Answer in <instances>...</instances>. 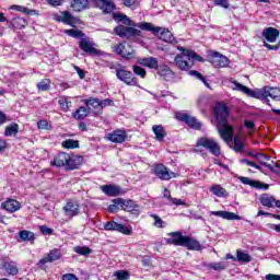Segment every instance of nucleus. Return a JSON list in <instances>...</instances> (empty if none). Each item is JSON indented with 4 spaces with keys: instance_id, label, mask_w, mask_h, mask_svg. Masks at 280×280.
I'll return each mask as SVG.
<instances>
[{
    "instance_id": "e433bc0d",
    "label": "nucleus",
    "mask_w": 280,
    "mask_h": 280,
    "mask_svg": "<svg viewBox=\"0 0 280 280\" xmlns=\"http://www.w3.org/2000/svg\"><path fill=\"white\" fill-rule=\"evenodd\" d=\"M58 104L63 113H69V108L72 106L71 100H69L67 96L59 97Z\"/></svg>"
},
{
    "instance_id": "bf43d9fd",
    "label": "nucleus",
    "mask_w": 280,
    "mask_h": 280,
    "mask_svg": "<svg viewBox=\"0 0 280 280\" xmlns=\"http://www.w3.org/2000/svg\"><path fill=\"white\" fill-rule=\"evenodd\" d=\"M209 268H211V270H225L226 267H224V265L222 262H212L209 265Z\"/></svg>"
},
{
    "instance_id": "0e129e2a",
    "label": "nucleus",
    "mask_w": 280,
    "mask_h": 280,
    "mask_svg": "<svg viewBox=\"0 0 280 280\" xmlns=\"http://www.w3.org/2000/svg\"><path fill=\"white\" fill-rule=\"evenodd\" d=\"M106 106H113V100H100V108H106Z\"/></svg>"
},
{
    "instance_id": "9b49d317",
    "label": "nucleus",
    "mask_w": 280,
    "mask_h": 280,
    "mask_svg": "<svg viewBox=\"0 0 280 280\" xmlns=\"http://www.w3.org/2000/svg\"><path fill=\"white\" fill-rule=\"evenodd\" d=\"M114 54L122 57L125 60L135 58V48L130 44L118 43L114 46Z\"/></svg>"
},
{
    "instance_id": "2f4dec72",
    "label": "nucleus",
    "mask_w": 280,
    "mask_h": 280,
    "mask_svg": "<svg viewBox=\"0 0 280 280\" xmlns=\"http://www.w3.org/2000/svg\"><path fill=\"white\" fill-rule=\"evenodd\" d=\"M11 26L13 30H24V27H27V20L25 18H13L11 21Z\"/></svg>"
},
{
    "instance_id": "c03bdc74",
    "label": "nucleus",
    "mask_w": 280,
    "mask_h": 280,
    "mask_svg": "<svg viewBox=\"0 0 280 280\" xmlns=\"http://www.w3.org/2000/svg\"><path fill=\"white\" fill-rule=\"evenodd\" d=\"M36 86L39 92L49 91V89H51V80L43 79L40 82L36 84Z\"/></svg>"
},
{
    "instance_id": "f8f14e48",
    "label": "nucleus",
    "mask_w": 280,
    "mask_h": 280,
    "mask_svg": "<svg viewBox=\"0 0 280 280\" xmlns=\"http://www.w3.org/2000/svg\"><path fill=\"white\" fill-rule=\"evenodd\" d=\"M62 211L67 218H78L80 215V202L75 199H68Z\"/></svg>"
},
{
    "instance_id": "a18cd8bd",
    "label": "nucleus",
    "mask_w": 280,
    "mask_h": 280,
    "mask_svg": "<svg viewBox=\"0 0 280 280\" xmlns=\"http://www.w3.org/2000/svg\"><path fill=\"white\" fill-rule=\"evenodd\" d=\"M257 161L262 165L264 167H268V170H275L272 164H268L267 161H270V155L260 153V156L257 159Z\"/></svg>"
},
{
    "instance_id": "338daca9",
    "label": "nucleus",
    "mask_w": 280,
    "mask_h": 280,
    "mask_svg": "<svg viewBox=\"0 0 280 280\" xmlns=\"http://www.w3.org/2000/svg\"><path fill=\"white\" fill-rule=\"evenodd\" d=\"M62 280H78V276L74 273H65L62 276Z\"/></svg>"
},
{
    "instance_id": "f3484780",
    "label": "nucleus",
    "mask_w": 280,
    "mask_h": 280,
    "mask_svg": "<svg viewBox=\"0 0 280 280\" xmlns=\"http://www.w3.org/2000/svg\"><path fill=\"white\" fill-rule=\"evenodd\" d=\"M238 180L243 185H249V187H254V189H262V191H268V189H270V185L261 183L259 180L250 179L245 176H240Z\"/></svg>"
},
{
    "instance_id": "f03ea898",
    "label": "nucleus",
    "mask_w": 280,
    "mask_h": 280,
    "mask_svg": "<svg viewBox=\"0 0 280 280\" xmlns=\"http://www.w3.org/2000/svg\"><path fill=\"white\" fill-rule=\"evenodd\" d=\"M213 115L217 121L219 135L228 143L233 141V135H235V129L233 128V126L229 125V116L231 115V110L229 109L226 103H217L213 108Z\"/></svg>"
},
{
    "instance_id": "39448f33",
    "label": "nucleus",
    "mask_w": 280,
    "mask_h": 280,
    "mask_svg": "<svg viewBox=\"0 0 280 280\" xmlns=\"http://www.w3.org/2000/svg\"><path fill=\"white\" fill-rule=\"evenodd\" d=\"M137 27L143 32H152L154 36H159L160 40H163L164 43H174V40H176L174 34H172L170 30L161 26H154V24L150 22H140L137 24Z\"/></svg>"
},
{
    "instance_id": "a211bd4d",
    "label": "nucleus",
    "mask_w": 280,
    "mask_h": 280,
    "mask_svg": "<svg viewBox=\"0 0 280 280\" xmlns=\"http://www.w3.org/2000/svg\"><path fill=\"white\" fill-rule=\"evenodd\" d=\"M79 49H81V51H84V54H89L90 56H102V51L93 47V44H91L86 38H82L79 42Z\"/></svg>"
},
{
    "instance_id": "a878e982",
    "label": "nucleus",
    "mask_w": 280,
    "mask_h": 280,
    "mask_svg": "<svg viewBox=\"0 0 280 280\" xmlns=\"http://www.w3.org/2000/svg\"><path fill=\"white\" fill-rule=\"evenodd\" d=\"M91 115V107L80 106L75 112L72 113L73 119L82 121Z\"/></svg>"
},
{
    "instance_id": "ea45409f",
    "label": "nucleus",
    "mask_w": 280,
    "mask_h": 280,
    "mask_svg": "<svg viewBox=\"0 0 280 280\" xmlns=\"http://www.w3.org/2000/svg\"><path fill=\"white\" fill-rule=\"evenodd\" d=\"M11 10H15V12H22V14H27L28 16H33L36 14V10L28 9L27 7L13 4L11 5Z\"/></svg>"
},
{
    "instance_id": "c9c22d12",
    "label": "nucleus",
    "mask_w": 280,
    "mask_h": 280,
    "mask_svg": "<svg viewBox=\"0 0 280 280\" xmlns=\"http://www.w3.org/2000/svg\"><path fill=\"white\" fill-rule=\"evenodd\" d=\"M19 135V124L12 122L4 129V137H16Z\"/></svg>"
},
{
    "instance_id": "0eeeda50",
    "label": "nucleus",
    "mask_w": 280,
    "mask_h": 280,
    "mask_svg": "<svg viewBox=\"0 0 280 280\" xmlns=\"http://www.w3.org/2000/svg\"><path fill=\"white\" fill-rule=\"evenodd\" d=\"M196 148H205V150H208V152H210V154H212L213 156H222V149L220 148L218 141H215V139L213 138H198L196 142Z\"/></svg>"
},
{
    "instance_id": "5fc2aeb1",
    "label": "nucleus",
    "mask_w": 280,
    "mask_h": 280,
    "mask_svg": "<svg viewBox=\"0 0 280 280\" xmlns=\"http://www.w3.org/2000/svg\"><path fill=\"white\" fill-rule=\"evenodd\" d=\"M37 128L38 130H52L54 127L47 121V119H40L37 121Z\"/></svg>"
},
{
    "instance_id": "37998d69",
    "label": "nucleus",
    "mask_w": 280,
    "mask_h": 280,
    "mask_svg": "<svg viewBox=\"0 0 280 280\" xmlns=\"http://www.w3.org/2000/svg\"><path fill=\"white\" fill-rule=\"evenodd\" d=\"M268 97H271V100H275L276 102H280V89L267 86V100Z\"/></svg>"
},
{
    "instance_id": "2eb2a0df",
    "label": "nucleus",
    "mask_w": 280,
    "mask_h": 280,
    "mask_svg": "<svg viewBox=\"0 0 280 280\" xmlns=\"http://www.w3.org/2000/svg\"><path fill=\"white\" fill-rule=\"evenodd\" d=\"M82 165H84V156L69 154V160L66 164V171L73 172V170H80V167H82Z\"/></svg>"
},
{
    "instance_id": "cd10ccee",
    "label": "nucleus",
    "mask_w": 280,
    "mask_h": 280,
    "mask_svg": "<svg viewBox=\"0 0 280 280\" xmlns=\"http://www.w3.org/2000/svg\"><path fill=\"white\" fill-rule=\"evenodd\" d=\"M210 215H217V218H222L223 220H242V217L229 211H210Z\"/></svg>"
},
{
    "instance_id": "4be33fe9",
    "label": "nucleus",
    "mask_w": 280,
    "mask_h": 280,
    "mask_svg": "<svg viewBox=\"0 0 280 280\" xmlns=\"http://www.w3.org/2000/svg\"><path fill=\"white\" fill-rule=\"evenodd\" d=\"M107 139L112 143H124L128 139V133L126 130L116 129L107 135Z\"/></svg>"
},
{
    "instance_id": "72a5a7b5",
    "label": "nucleus",
    "mask_w": 280,
    "mask_h": 280,
    "mask_svg": "<svg viewBox=\"0 0 280 280\" xmlns=\"http://www.w3.org/2000/svg\"><path fill=\"white\" fill-rule=\"evenodd\" d=\"M259 201L262 207H268L269 209L272 208L273 202L277 205V199H275V197H270L268 194H262L259 197Z\"/></svg>"
},
{
    "instance_id": "f257e3e1",
    "label": "nucleus",
    "mask_w": 280,
    "mask_h": 280,
    "mask_svg": "<svg viewBox=\"0 0 280 280\" xmlns=\"http://www.w3.org/2000/svg\"><path fill=\"white\" fill-rule=\"evenodd\" d=\"M94 8L102 10L103 14H112L114 21L117 23H124L115 26L114 34L119 36V38H124L126 40H130V38H137L143 36L141 30L135 28L138 24H135L128 15L119 12H113L117 10V5L114 4L110 0H92Z\"/></svg>"
},
{
    "instance_id": "20e7f679",
    "label": "nucleus",
    "mask_w": 280,
    "mask_h": 280,
    "mask_svg": "<svg viewBox=\"0 0 280 280\" xmlns=\"http://www.w3.org/2000/svg\"><path fill=\"white\" fill-rule=\"evenodd\" d=\"M177 49L178 51H182V54H178L174 58V63L176 65L177 69H179V71H189V69H192L194 62L189 63L191 60H197V62H205V58H202V56L198 55L194 50H189L183 46H178ZM183 56H187L189 61L183 59Z\"/></svg>"
},
{
    "instance_id": "393cba45",
    "label": "nucleus",
    "mask_w": 280,
    "mask_h": 280,
    "mask_svg": "<svg viewBox=\"0 0 280 280\" xmlns=\"http://www.w3.org/2000/svg\"><path fill=\"white\" fill-rule=\"evenodd\" d=\"M1 207L5 211H9V213H14L21 209V202H19L16 199H8L1 203Z\"/></svg>"
},
{
    "instance_id": "bb28decb",
    "label": "nucleus",
    "mask_w": 280,
    "mask_h": 280,
    "mask_svg": "<svg viewBox=\"0 0 280 280\" xmlns=\"http://www.w3.org/2000/svg\"><path fill=\"white\" fill-rule=\"evenodd\" d=\"M70 8L73 12H84L89 10V0H70Z\"/></svg>"
},
{
    "instance_id": "6ab92c4d",
    "label": "nucleus",
    "mask_w": 280,
    "mask_h": 280,
    "mask_svg": "<svg viewBox=\"0 0 280 280\" xmlns=\"http://www.w3.org/2000/svg\"><path fill=\"white\" fill-rule=\"evenodd\" d=\"M62 257V254L60 253V249L55 248L51 249L46 257L39 259V261L37 262V266H39V268H42V266H45V264H54V261H58V259H60Z\"/></svg>"
},
{
    "instance_id": "13d9d810",
    "label": "nucleus",
    "mask_w": 280,
    "mask_h": 280,
    "mask_svg": "<svg viewBox=\"0 0 280 280\" xmlns=\"http://www.w3.org/2000/svg\"><path fill=\"white\" fill-rule=\"evenodd\" d=\"M213 3L215 5H219L220 8H224L225 10H229L230 5L229 0H213Z\"/></svg>"
},
{
    "instance_id": "ddd939ff",
    "label": "nucleus",
    "mask_w": 280,
    "mask_h": 280,
    "mask_svg": "<svg viewBox=\"0 0 280 280\" xmlns=\"http://www.w3.org/2000/svg\"><path fill=\"white\" fill-rule=\"evenodd\" d=\"M153 174H155L160 180H172V178H176V176H178V174L170 172V168L164 164H155L153 167Z\"/></svg>"
},
{
    "instance_id": "e2e57ef3",
    "label": "nucleus",
    "mask_w": 280,
    "mask_h": 280,
    "mask_svg": "<svg viewBox=\"0 0 280 280\" xmlns=\"http://www.w3.org/2000/svg\"><path fill=\"white\" fill-rule=\"evenodd\" d=\"M264 47L269 49V51H277L280 48V42L277 45H270V44L264 42Z\"/></svg>"
},
{
    "instance_id": "a19ab883",
    "label": "nucleus",
    "mask_w": 280,
    "mask_h": 280,
    "mask_svg": "<svg viewBox=\"0 0 280 280\" xmlns=\"http://www.w3.org/2000/svg\"><path fill=\"white\" fill-rule=\"evenodd\" d=\"M188 75H192V78L200 80V82H202L205 86H207V89L211 88V85L207 81V78H205V75H202V73H200L198 70H189Z\"/></svg>"
},
{
    "instance_id": "79ce46f5",
    "label": "nucleus",
    "mask_w": 280,
    "mask_h": 280,
    "mask_svg": "<svg viewBox=\"0 0 280 280\" xmlns=\"http://www.w3.org/2000/svg\"><path fill=\"white\" fill-rule=\"evenodd\" d=\"M2 268L7 273L12 275L13 277L19 275V268L16 265H14V262H3Z\"/></svg>"
},
{
    "instance_id": "6e6d98bb",
    "label": "nucleus",
    "mask_w": 280,
    "mask_h": 280,
    "mask_svg": "<svg viewBox=\"0 0 280 280\" xmlns=\"http://www.w3.org/2000/svg\"><path fill=\"white\" fill-rule=\"evenodd\" d=\"M132 69H133V73H135L136 75H139V77L142 78V79H144L145 75H148V71H145V69L142 68L141 66L135 65V66L132 67Z\"/></svg>"
},
{
    "instance_id": "09e8293b",
    "label": "nucleus",
    "mask_w": 280,
    "mask_h": 280,
    "mask_svg": "<svg viewBox=\"0 0 280 280\" xmlns=\"http://www.w3.org/2000/svg\"><path fill=\"white\" fill-rule=\"evenodd\" d=\"M65 34H67L68 36H71V38H84V32L80 31V30H66Z\"/></svg>"
},
{
    "instance_id": "6e6552de",
    "label": "nucleus",
    "mask_w": 280,
    "mask_h": 280,
    "mask_svg": "<svg viewBox=\"0 0 280 280\" xmlns=\"http://www.w3.org/2000/svg\"><path fill=\"white\" fill-rule=\"evenodd\" d=\"M175 119H177V121H183L187 125L188 128H191L192 130H202V122L198 121L196 117L189 116L187 113L176 112Z\"/></svg>"
},
{
    "instance_id": "4d7b16f0",
    "label": "nucleus",
    "mask_w": 280,
    "mask_h": 280,
    "mask_svg": "<svg viewBox=\"0 0 280 280\" xmlns=\"http://www.w3.org/2000/svg\"><path fill=\"white\" fill-rule=\"evenodd\" d=\"M121 2L125 8H137L139 5L138 0H121Z\"/></svg>"
},
{
    "instance_id": "8fccbe9b",
    "label": "nucleus",
    "mask_w": 280,
    "mask_h": 280,
    "mask_svg": "<svg viewBox=\"0 0 280 280\" xmlns=\"http://www.w3.org/2000/svg\"><path fill=\"white\" fill-rule=\"evenodd\" d=\"M150 218L154 220L153 226H155L156 229H165L166 223L165 221H163V219H161V217H159L158 214H150Z\"/></svg>"
},
{
    "instance_id": "dca6fc26",
    "label": "nucleus",
    "mask_w": 280,
    "mask_h": 280,
    "mask_svg": "<svg viewBox=\"0 0 280 280\" xmlns=\"http://www.w3.org/2000/svg\"><path fill=\"white\" fill-rule=\"evenodd\" d=\"M155 71L158 75H160V78H163V80H165V82H172V80L176 78V72L166 65L158 66Z\"/></svg>"
},
{
    "instance_id": "412c9836",
    "label": "nucleus",
    "mask_w": 280,
    "mask_h": 280,
    "mask_svg": "<svg viewBox=\"0 0 280 280\" xmlns=\"http://www.w3.org/2000/svg\"><path fill=\"white\" fill-rule=\"evenodd\" d=\"M69 162V153L59 152L54 156L50 162L51 167H65L67 170V163Z\"/></svg>"
},
{
    "instance_id": "49530a36",
    "label": "nucleus",
    "mask_w": 280,
    "mask_h": 280,
    "mask_svg": "<svg viewBox=\"0 0 280 280\" xmlns=\"http://www.w3.org/2000/svg\"><path fill=\"white\" fill-rule=\"evenodd\" d=\"M84 104L85 106H88V108H94V110H96V108H100V98H95V97L85 98Z\"/></svg>"
},
{
    "instance_id": "4468645a",
    "label": "nucleus",
    "mask_w": 280,
    "mask_h": 280,
    "mask_svg": "<svg viewBox=\"0 0 280 280\" xmlns=\"http://www.w3.org/2000/svg\"><path fill=\"white\" fill-rule=\"evenodd\" d=\"M104 231H117L122 233V235H132V230L121 223L116 221H108L104 224Z\"/></svg>"
},
{
    "instance_id": "680f3d73",
    "label": "nucleus",
    "mask_w": 280,
    "mask_h": 280,
    "mask_svg": "<svg viewBox=\"0 0 280 280\" xmlns=\"http://www.w3.org/2000/svg\"><path fill=\"white\" fill-rule=\"evenodd\" d=\"M73 69L78 73L80 80H84V78H86V72L82 70L80 67L73 65Z\"/></svg>"
},
{
    "instance_id": "1a4fd4ad",
    "label": "nucleus",
    "mask_w": 280,
    "mask_h": 280,
    "mask_svg": "<svg viewBox=\"0 0 280 280\" xmlns=\"http://www.w3.org/2000/svg\"><path fill=\"white\" fill-rule=\"evenodd\" d=\"M209 62L214 67V69H225V67H229L230 60L226 58V56L220 54L215 50H210L209 54Z\"/></svg>"
},
{
    "instance_id": "9d476101",
    "label": "nucleus",
    "mask_w": 280,
    "mask_h": 280,
    "mask_svg": "<svg viewBox=\"0 0 280 280\" xmlns=\"http://www.w3.org/2000/svg\"><path fill=\"white\" fill-rule=\"evenodd\" d=\"M116 78L127 84V86H139V79L135 77L132 71L126 69H116Z\"/></svg>"
},
{
    "instance_id": "c85d7f7f",
    "label": "nucleus",
    "mask_w": 280,
    "mask_h": 280,
    "mask_svg": "<svg viewBox=\"0 0 280 280\" xmlns=\"http://www.w3.org/2000/svg\"><path fill=\"white\" fill-rule=\"evenodd\" d=\"M139 65L147 67L148 69H159V59L155 57H145L139 60Z\"/></svg>"
},
{
    "instance_id": "774afa93",
    "label": "nucleus",
    "mask_w": 280,
    "mask_h": 280,
    "mask_svg": "<svg viewBox=\"0 0 280 280\" xmlns=\"http://www.w3.org/2000/svg\"><path fill=\"white\" fill-rule=\"evenodd\" d=\"M266 280H280V275L268 273Z\"/></svg>"
},
{
    "instance_id": "5701e85b",
    "label": "nucleus",
    "mask_w": 280,
    "mask_h": 280,
    "mask_svg": "<svg viewBox=\"0 0 280 280\" xmlns=\"http://www.w3.org/2000/svg\"><path fill=\"white\" fill-rule=\"evenodd\" d=\"M250 97H254L255 100H261L265 104L271 106L270 100L268 98V86H264L262 89L254 91L252 90Z\"/></svg>"
},
{
    "instance_id": "de8ad7c7",
    "label": "nucleus",
    "mask_w": 280,
    "mask_h": 280,
    "mask_svg": "<svg viewBox=\"0 0 280 280\" xmlns=\"http://www.w3.org/2000/svg\"><path fill=\"white\" fill-rule=\"evenodd\" d=\"M74 253H77V255H82L83 257H86V255H91V253H93V249H91V247L89 246H75Z\"/></svg>"
},
{
    "instance_id": "4c0bfd02",
    "label": "nucleus",
    "mask_w": 280,
    "mask_h": 280,
    "mask_svg": "<svg viewBox=\"0 0 280 280\" xmlns=\"http://www.w3.org/2000/svg\"><path fill=\"white\" fill-rule=\"evenodd\" d=\"M61 147L65 148V150H78V148H80V141L67 139L62 141Z\"/></svg>"
},
{
    "instance_id": "052dcab7",
    "label": "nucleus",
    "mask_w": 280,
    "mask_h": 280,
    "mask_svg": "<svg viewBox=\"0 0 280 280\" xmlns=\"http://www.w3.org/2000/svg\"><path fill=\"white\" fill-rule=\"evenodd\" d=\"M39 231L43 235H54V229L48 228L47 225H42Z\"/></svg>"
},
{
    "instance_id": "69168bd1",
    "label": "nucleus",
    "mask_w": 280,
    "mask_h": 280,
    "mask_svg": "<svg viewBox=\"0 0 280 280\" xmlns=\"http://www.w3.org/2000/svg\"><path fill=\"white\" fill-rule=\"evenodd\" d=\"M118 210H119V205L118 203L113 202V205H109L107 207L108 213H117Z\"/></svg>"
},
{
    "instance_id": "473e14b6",
    "label": "nucleus",
    "mask_w": 280,
    "mask_h": 280,
    "mask_svg": "<svg viewBox=\"0 0 280 280\" xmlns=\"http://www.w3.org/2000/svg\"><path fill=\"white\" fill-rule=\"evenodd\" d=\"M210 191L214 195L218 196V198H226V196H229V192L226 191V189L224 187H222L221 185H212L210 187Z\"/></svg>"
},
{
    "instance_id": "aec40b11",
    "label": "nucleus",
    "mask_w": 280,
    "mask_h": 280,
    "mask_svg": "<svg viewBox=\"0 0 280 280\" xmlns=\"http://www.w3.org/2000/svg\"><path fill=\"white\" fill-rule=\"evenodd\" d=\"M101 190L106 196H109V198H116L117 196H122L124 194V190H121V187L115 184L103 185L101 186Z\"/></svg>"
},
{
    "instance_id": "7c9ffc66",
    "label": "nucleus",
    "mask_w": 280,
    "mask_h": 280,
    "mask_svg": "<svg viewBox=\"0 0 280 280\" xmlns=\"http://www.w3.org/2000/svg\"><path fill=\"white\" fill-rule=\"evenodd\" d=\"M57 21H59L60 23H65V25H71L73 27L75 18L72 16L71 12L62 11L61 16L57 18Z\"/></svg>"
},
{
    "instance_id": "b1692460",
    "label": "nucleus",
    "mask_w": 280,
    "mask_h": 280,
    "mask_svg": "<svg viewBox=\"0 0 280 280\" xmlns=\"http://www.w3.org/2000/svg\"><path fill=\"white\" fill-rule=\"evenodd\" d=\"M262 36L267 43H277V38H279L280 33L276 27H267L262 31Z\"/></svg>"
},
{
    "instance_id": "603ef678",
    "label": "nucleus",
    "mask_w": 280,
    "mask_h": 280,
    "mask_svg": "<svg viewBox=\"0 0 280 280\" xmlns=\"http://www.w3.org/2000/svg\"><path fill=\"white\" fill-rule=\"evenodd\" d=\"M234 152H242L244 150V142L242 141V138L240 136L234 137Z\"/></svg>"
},
{
    "instance_id": "58836bf2",
    "label": "nucleus",
    "mask_w": 280,
    "mask_h": 280,
    "mask_svg": "<svg viewBox=\"0 0 280 280\" xmlns=\"http://www.w3.org/2000/svg\"><path fill=\"white\" fill-rule=\"evenodd\" d=\"M236 260L241 264H250L253 257L249 254L242 252L241 249L236 250Z\"/></svg>"
},
{
    "instance_id": "c756f323",
    "label": "nucleus",
    "mask_w": 280,
    "mask_h": 280,
    "mask_svg": "<svg viewBox=\"0 0 280 280\" xmlns=\"http://www.w3.org/2000/svg\"><path fill=\"white\" fill-rule=\"evenodd\" d=\"M152 131L155 135L156 141H165V137H167V131H165V127L162 125H155L152 127Z\"/></svg>"
},
{
    "instance_id": "423d86ee",
    "label": "nucleus",
    "mask_w": 280,
    "mask_h": 280,
    "mask_svg": "<svg viewBox=\"0 0 280 280\" xmlns=\"http://www.w3.org/2000/svg\"><path fill=\"white\" fill-rule=\"evenodd\" d=\"M112 202L114 205H118L121 211H126L127 213L136 215L137 218L138 215H141V206H139V203L132 199L116 198L113 199Z\"/></svg>"
},
{
    "instance_id": "864d4df0",
    "label": "nucleus",
    "mask_w": 280,
    "mask_h": 280,
    "mask_svg": "<svg viewBox=\"0 0 280 280\" xmlns=\"http://www.w3.org/2000/svg\"><path fill=\"white\" fill-rule=\"evenodd\" d=\"M114 277L118 280H128L130 279V272L128 270H117L114 272Z\"/></svg>"
},
{
    "instance_id": "7ed1b4c3",
    "label": "nucleus",
    "mask_w": 280,
    "mask_h": 280,
    "mask_svg": "<svg viewBox=\"0 0 280 280\" xmlns=\"http://www.w3.org/2000/svg\"><path fill=\"white\" fill-rule=\"evenodd\" d=\"M166 235L165 242L168 246H183L187 250H202V245L198 240L183 235V232H170Z\"/></svg>"
},
{
    "instance_id": "3c124183",
    "label": "nucleus",
    "mask_w": 280,
    "mask_h": 280,
    "mask_svg": "<svg viewBox=\"0 0 280 280\" xmlns=\"http://www.w3.org/2000/svg\"><path fill=\"white\" fill-rule=\"evenodd\" d=\"M233 84L236 88V91H241L242 93H245V95H249V96L252 95L253 90L248 89V86H246L237 81H234Z\"/></svg>"
},
{
    "instance_id": "f704fd0d",
    "label": "nucleus",
    "mask_w": 280,
    "mask_h": 280,
    "mask_svg": "<svg viewBox=\"0 0 280 280\" xmlns=\"http://www.w3.org/2000/svg\"><path fill=\"white\" fill-rule=\"evenodd\" d=\"M19 237L21 242H34L36 240V235L34 232L22 230L19 232Z\"/></svg>"
}]
</instances>
